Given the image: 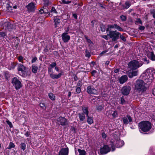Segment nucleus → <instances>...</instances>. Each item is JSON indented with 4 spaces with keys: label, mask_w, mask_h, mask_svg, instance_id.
<instances>
[{
    "label": "nucleus",
    "mask_w": 155,
    "mask_h": 155,
    "mask_svg": "<svg viewBox=\"0 0 155 155\" xmlns=\"http://www.w3.org/2000/svg\"><path fill=\"white\" fill-rule=\"evenodd\" d=\"M139 129L140 132L142 131L144 132L148 131L151 129V124L147 121H143L139 123Z\"/></svg>",
    "instance_id": "nucleus-1"
},
{
    "label": "nucleus",
    "mask_w": 155,
    "mask_h": 155,
    "mask_svg": "<svg viewBox=\"0 0 155 155\" xmlns=\"http://www.w3.org/2000/svg\"><path fill=\"white\" fill-rule=\"evenodd\" d=\"M145 83L141 80H138L136 81L135 85L136 89L142 92L146 91L147 88L145 86Z\"/></svg>",
    "instance_id": "nucleus-2"
},
{
    "label": "nucleus",
    "mask_w": 155,
    "mask_h": 155,
    "mask_svg": "<svg viewBox=\"0 0 155 155\" xmlns=\"http://www.w3.org/2000/svg\"><path fill=\"white\" fill-rule=\"evenodd\" d=\"M142 61L139 62L136 60L131 61L128 64V67L131 70H135L139 68L143 64Z\"/></svg>",
    "instance_id": "nucleus-3"
},
{
    "label": "nucleus",
    "mask_w": 155,
    "mask_h": 155,
    "mask_svg": "<svg viewBox=\"0 0 155 155\" xmlns=\"http://www.w3.org/2000/svg\"><path fill=\"white\" fill-rule=\"evenodd\" d=\"M120 35V33L117 32L116 30L110 31V32L107 34V35L112 38L113 41H115L118 39Z\"/></svg>",
    "instance_id": "nucleus-4"
},
{
    "label": "nucleus",
    "mask_w": 155,
    "mask_h": 155,
    "mask_svg": "<svg viewBox=\"0 0 155 155\" xmlns=\"http://www.w3.org/2000/svg\"><path fill=\"white\" fill-rule=\"evenodd\" d=\"M48 73L49 74L50 77L53 79H58L60 78L61 76L63 75V72L62 71H60V73L58 74H53V71L52 68L49 67L48 68Z\"/></svg>",
    "instance_id": "nucleus-5"
},
{
    "label": "nucleus",
    "mask_w": 155,
    "mask_h": 155,
    "mask_svg": "<svg viewBox=\"0 0 155 155\" xmlns=\"http://www.w3.org/2000/svg\"><path fill=\"white\" fill-rule=\"evenodd\" d=\"M107 28H106V31H112V29H117L119 31H123V29L120 26L116 24L114 25H107Z\"/></svg>",
    "instance_id": "nucleus-6"
},
{
    "label": "nucleus",
    "mask_w": 155,
    "mask_h": 155,
    "mask_svg": "<svg viewBox=\"0 0 155 155\" xmlns=\"http://www.w3.org/2000/svg\"><path fill=\"white\" fill-rule=\"evenodd\" d=\"M12 83L16 90L19 89L22 86L20 81L17 78H14L12 79Z\"/></svg>",
    "instance_id": "nucleus-7"
},
{
    "label": "nucleus",
    "mask_w": 155,
    "mask_h": 155,
    "mask_svg": "<svg viewBox=\"0 0 155 155\" xmlns=\"http://www.w3.org/2000/svg\"><path fill=\"white\" fill-rule=\"evenodd\" d=\"M146 74L149 78H151L152 80L155 73V69L153 68H149L146 70Z\"/></svg>",
    "instance_id": "nucleus-8"
},
{
    "label": "nucleus",
    "mask_w": 155,
    "mask_h": 155,
    "mask_svg": "<svg viewBox=\"0 0 155 155\" xmlns=\"http://www.w3.org/2000/svg\"><path fill=\"white\" fill-rule=\"evenodd\" d=\"M87 92L90 94L97 95L98 93L97 90L92 85H90L87 87Z\"/></svg>",
    "instance_id": "nucleus-9"
},
{
    "label": "nucleus",
    "mask_w": 155,
    "mask_h": 155,
    "mask_svg": "<svg viewBox=\"0 0 155 155\" xmlns=\"http://www.w3.org/2000/svg\"><path fill=\"white\" fill-rule=\"evenodd\" d=\"M131 88L129 85L123 86L121 89V93L124 95H127L130 93Z\"/></svg>",
    "instance_id": "nucleus-10"
},
{
    "label": "nucleus",
    "mask_w": 155,
    "mask_h": 155,
    "mask_svg": "<svg viewBox=\"0 0 155 155\" xmlns=\"http://www.w3.org/2000/svg\"><path fill=\"white\" fill-rule=\"evenodd\" d=\"M131 70L128 71L127 74L129 78H132L134 76H135L138 75V70Z\"/></svg>",
    "instance_id": "nucleus-11"
},
{
    "label": "nucleus",
    "mask_w": 155,
    "mask_h": 155,
    "mask_svg": "<svg viewBox=\"0 0 155 155\" xmlns=\"http://www.w3.org/2000/svg\"><path fill=\"white\" fill-rule=\"evenodd\" d=\"M27 9L28 11L29 12H34L35 11L36 8L35 4L33 2H31L26 6Z\"/></svg>",
    "instance_id": "nucleus-12"
},
{
    "label": "nucleus",
    "mask_w": 155,
    "mask_h": 155,
    "mask_svg": "<svg viewBox=\"0 0 155 155\" xmlns=\"http://www.w3.org/2000/svg\"><path fill=\"white\" fill-rule=\"evenodd\" d=\"M66 122L67 120L64 117H60L57 119V123L59 125H66Z\"/></svg>",
    "instance_id": "nucleus-13"
},
{
    "label": "nucleus",
    "mask_w": 155,
    "mask_h": 155,
    "mask_svg": "<svg viewBox=\"0 0 155 155\" xmlns=\"http://www.w3.org/2000/svg\"><path fill=\"white\" fill-rule=\"evenodd\" d=\"M110 151V149L107 145H104L100 150V152L102 154L107 153Z\"/></svg>",
    "instance_id": "nucleus-14"
},
{
    "label": "nucleus",
    "mask_w": 155,
    "mask_h": 155,
    "mask_svg": "<svg viewBox=\"0 0 155 155\" xmlns=\"http://www.w3.org/2000/svg\"><path fill=\"white\" fill-rule=\"evenodd\" d=\"M123 123L125 124H128L129 122H131L132 121V119L130 115H127L126 117H123L122 118Z\"/></svg>",
    "instance_id": "nucleus-15"
},
{
    "label": "nucleus",
    "mask_w": 155,
    "mask_h": 155,
    "mask_svg": "<svg viewBox=\"0 0 155 155\" xmlns=\"http://www.w3.org/2000/svg\"><path fill=\"white\" fill-rule=\"evenodd\" d=\"M68 34L67 32L64 33L61 35L62 40L64 42H67L70 39V37Z\"/></svg>",
    "instance_id": "nucleus-16"
},
{
    "label": "nucleus",
    "mask_w": 155,
    "mask_h": 155,
    "mask_svg": "<svg viewBox=\"0 0 155 155\" xmlns=\"http://www.w3.org/2000/svg\"><path fill=\"white\" fill-rule=\"evenodd\" d=\"M68 148H62L59 152V155H68Z\"/></svg>",
    "instance_id": "nucleus-17"
},
{
    "label": "nucleus",
    "mask_w": 155,
    "mask_h": 155,
    "mask_svg": "<svg viewBox=\"0 0 155 155\" xmlns=\"http://www.w3.org/2000/svg\"><path fill=\"white\" fill-rule=\"evenodd\" d=\"M19 74L23 77H26L30 75L31 72L29 71L26 70V69L25 70L21 72H20Z\"/></svg>",
    "instance_id": "nucleus-18"
},
{
    "label": "nucleus",
    "mask_w": 155,
    "mask_h": 155,
    "mask_svg": "<svg viewBox=\"0 0 155 155\" xmlns=\"http://www.w3.org/2000/svg\"><path fill=\"white\" fill-rule=\"evenodd\" d=\"M54 20L55 28L59 27L61 23L60 19L58 17H56L54 18Z\"/></svg>",
    "instance_id": "nucleus-19"
},
{
    "label": "nucleus",
    "mask_w": 155,
    "mask_h": 155,
    "mask_svg": "<svg viewBox=\"0 0 155 155\" xmlns=\"http://www.w3.org/2000/svg\"><path fill=\"white\" fill-rule=\"evenodd\" d=\"M128 77L126 75H123L119 79V81L120 84H122L127 81Z\"/></svg>",
    "instance_id": "nucleus-20"
},
{
    "label": "nucleus",
    "mask_w": 155,
    "mask_h": 155,
    "mask_svg": "<svg viewBox=\"0 0 155 155\" xmlns=\"http://www.w3.org/2000/svg\"><path fill=\"white\" fill-rule=\"evenodd\" d=\"M147 55V57L151 60L155 61V55L153 52H148Z\"/></svg>",
    "instance_id": "nucleus-21"
},
{
    "label": "nucleus",
    "mask_w": 155,
    "mask_h": 155,
    "mask_svg": "<svg viewBox=\"0 0 155 155\" xmlns=\"http://www.w3.org/2000/svg\"><path fill=\"white\" fill-rule=\"evenodd\" d=\"M17 69L18 73H20V72H21V71L25 70L26 69V68L24 65L19 64L18 65Z\"/></svg>",
    "instance_id": "nucleus-22"
},
{
    "label": "nucleus",
    "mask_w": 155,
    "mask_h": 155,
    "mask_svg": "<svg viewBox=\"0 0 155 155\" xmlns=\"http://www.w3.org/2000/svg\"><path fill=\"white\" fill-rule=\"evenodd\" d=\"M79 117L78 121L79 122H81L83 121L85 119V115L83 113H79L78 114Z\"/></svg>",
    "instance_id": "nucleus-23"
},
{
    "label": "nucleus",
    "mask_w": 155,
    "mask_h": 155,
    "mask_svg": "<svg viewBox=\"0 0 155 155\" xmlns=\"http://www.w3.org/2000/svg\"><path fill=\"white\" fill-rule=\"evenodd\" d=\"M82 110L83 111L82 113H83L84 115L85 114L86 117H88L89 114L88 108L86 107H83L82 108Z\"/></svg>",
    "instance_id": "nucleus-24"
},
{
    "label": "nucleus",
    "mask_w": 155,
    "mask_h": 155,
    "mask_svg": "<svg viewBox=\"0 0 155 155\" xmlns=\"http://www.w3.org/2000/svg\"><path fill=\"white\" fill-rule=\"evenodd\" d=\"M124 142L120 140H119L117 141L116 145L118 147H120L123 145Z\"/></svg>",
    "instance_id": "nucleus-25"
},
{
    "label": "nucleus",
    "mask_w": 155,
    "mask_h": 155,
    "mask_svg": "<svg viewBox=\"0 0 155 155\" xmlns=\"http://www.w3.org/2000/svg\"><path fill=\"white\" fill-rule=\"evenodd\" d=\"M38 69V67L35 64H33L31 67V69L32 72L35 74L37 72V71Z\"/></svg>",
    "instance_id": "nucleus-26"
},
{
    "label": "nucleus",
    "mask_w": 155,
    "mask_h": 155,
    "mask_svg": "<svg viewBox=\"0 0 155 155\" xmlns=\"http://www.w3.org/2000/svg\"><path fill=\"white\" fill-rule=\"evenodd\" d=\"M39 12L41 14H42L43 13H48V11L47 9L44 7H43V8H41V9L39 11Z\"/></svg>",
    "instance_id": "nucleus-27"
},
{
    "label": "nucleus",
    "mask_w": 155,
    "mask_h": 155,
    "mask_svg": "<svg viewBox=\"0 0 155 155\" xmlns=\"http://www.w3.org/2000/svg\"><path fill=\"white\" fill-rule=\"evenodd\" d=\"M87 117V121L88 123L89 124H92L94 122L93 118L89 117V115L88 117Z\"/></svg>",
    "instance_id": "nucleus-28"
},
{
    "label": "nucleus",
    "mask_w": 155,
    "mask_h": 155,
    "mask_svg": "<svg viewBox=\"0 0 155 155\" xmlns=\"http://www.w3.org/2000/svg\"><path fill=\"white\" fill-rule=\"evenodd\" d=\"M48 96L49 98L52 101L55 100V96L52 93H50L48 94Z\"/></svg>",
    "instance_id": "nucleus-29"
},
{
    "label": "nucleus",
    "mask_w": 155,
    "mask_h": 155,
    "mask_svg": "<svg viewBox=\"0 0 155 155\" xmlns=\"http://www.w3.org/2000/svg\"><path fill=\"white\" fill-rule=\"evenodd\" d=\"M44 7H47L50 4V2L49 0H44Z\"/></svg>",
    "instance_id": "nucleus-30"
},
{
    "label": "nucleus",
    "mask_w": 155,
    "mask_h": 155,
    "mask_svg": "<svg viewBox=\"0 0 155 155\" xmlns=\"http://www.w3.org/2000/svg\"><path fill=\"white\" fill-rule=\"evenodd\" d=\"M15 147V144L12 142H10L8 147L7 148V149H10L12 148H13Z\"/></svg>",
    "instance_id": "nucleus-31"
},
{
    "label": "nucleus",
    "mask_w": 155,
    "mask_h": 155,
    "mask_svg": "<svg viewBox=\"0 0 155 155\" xmlns=\"http://www.w3.org/2000/svg\"><path fill=\"white\" fill-rule=\"evenodd\" d=\"M124 34L121 35L120 33V35H119V37L122 40L125 42L126 41V37L124 36Z\"/></svg>",
    "instance_id": "nucleus-32"
},
{
    "label": "nucleus",
    "mask_w": 155,
    "mask_h": 155,
    "mask_svg": "<svg viewBox=\"0 0 155 155\" xmlns=\"http://www.w3.org/2000/svg\"><path fill=\"white\" fill-rule=\"evenodd\" d=\"M78 151L79 153V155H85V151L84 150L78 149Z\"/></svg>",
    "instance_id": "nucleus-33"
},
{
    "label": "nucleus",
    "mask_w": 155,
    "mask_h": 155,
    "mask_svg": "<svg viewBox=\"0 0 155 155\" xmlns=\"http://www.w3.org/2000/svg\"><path fill=\"white\" fill-rule=\"evenodd\" d=\"M101 30L103 32H104L106 31L105 26L103 24L100 25Z\"/></svg>",
    "instance_id": "nucleus-34"
},
{
    "label": "nucleus",
    "mask_w": 155,
    "mask_h": 155,
    "mask_svg": "<svg viewBox=\"0 0 155 155\" xmlns=\"http://www.w3.org/2000/svg\"><path fill=\"white\" fill-rule=\"evenodd\" d=\"M126 7L125 8L126 9L128 8L131 5V4L129 2L126 1L125 2L124 4Z\"/></svg>",
    "instance_id": "nucleus-35"
},
{
    "label": "nucleus",
    "mask_w": 155,
    "mask_h": 155,
    "mask_svg": "<svg viewBox=\"0 0 155 155\" xmlns=\"http://www.w3.org/2000/svg\"><path fill=\"white\" fill-rule=\"evenodd\" d=\"M126 102L123 97H122L120 98V104L123 105L126 104Z\"/></svg>",
    "instance_id": "nucleus-36"
},
{
    "label": "nucleus",
    "mask_w": 155,
    "mask_h": 155,
    "mask_svg": "<svg viewBox=\"0 0 155 155\" xmlns=\"http://www.w3.org/2000/svg\"><path fill=\"white\" fill-rule=\"evenodd\" d=\"M50 13L52 14L57 13V12L55 7H52L50 11Z\"/></svg>",
    "instance_id": "nucleus-37"
},
{
    "label": "nucleus",
    "mask_w": 155,
    "mask_h": 155,
    "mask_svg": "<svg viewBox=\"0 0 155 155\" xmlns=\"http://www.w3.org/2000/svg\"><path fill=\"white\" fill-rule=\"evenodd\" d=\"M142 60L144 62L145 64H148L149 63V60L147 59L146 57L143 58Z\"/></svg>",
    "instance_id": "nucleus-38"
},
{
    "label": "nucleus",
    "mask_w": 155,
    "mask_h": 155,
    "mask_svg": "<svg viewBox=\"0 0 155 155\" xmlns=\"http://www.w3.org/2000/svg\"><path fill=\"white\" fill-rule=\"evenodd\" d=\"M60 2L62 4H68L71 2V1H66L65 0H61Z\"/></svg>",
    "instance_id": "nucleus-39"
},
{
    "label": "nucleus",
    "mask_w": 155,
    "mask_h": 155,
    "mask_svg": "<svg viewBox=\"0 0 155 155\" xmlns=\"http://www.w3.org/2000/svg\"><path fill=\"white\" fill-rule=\"evenodd\" d=\"M23 57L21 56H18V60L19 62L21 63H24V62L23 61Z\"/></svg>",
    "instance_id": "nucleus-40"
},
{
    "label": "nucleus",
    "mask_w": 155,
    "mask_h": 155,
    "mask_svg": "<svg viewBox=\"0 0 155 155\" xmlns=\"http://www.w3.org/2000/svg\"><path fill=\"white\" fill-rule=\"evenodd\" d=\"M6 35L4 32H0V37L5 38Z\"/></svg>",
    "instance_id": "nucleus-41"
},
{
    "label": "nucleus",
    "mask_w": 155,
    "mask_h": 155,
    "mask_svg": "<svg viewBox=\"0 0 155 155\" xmlns=\"http://www.w3.org/2000/svg\"><path fill=\"white\" fill-rule=\"evenodd\" d=\"M21 149L24 150L25 149L26 145L25 143H21Z\"/></svg>",
    "instance_id": "nucleus-42"
},
{
    "label": "nucleus",
    "mask_w": 155,
    "mask_h": 155,
    "mask_svg": "<svg viewBox=\"0 0 155 155\" xmlns=\"http://www.w3.org/2000/svg\"><path fill=\"white\" fill-rule=\"evenodd\" d=\"M76 92L78 94L80 93L81 92V89L80 87H76Z\"/></svg>",
    "instance_id": "nucleus-43"
},
{
    "label": "nucleus",
    "mask_w": 155,
    "mask_h": 155,
    "mask_svg": "<svg viewBox=\"0 0 155 155\" xmlns=\"http://www.w3.org/2000/svg\"><path fill=\"white\" fill-rule=\"evenodd\" d=\"M112 115L114 118L117 117V112L116 111H114V113L112 114Z\"/></svg>",
    "instance_id": "nucleus-44"
},
{
    "label": "nucleus",
    "mask_w": 155,
    "mask_h": 155,
    "mask_svg": "<svg viewBox=\"0 0 155 155\" xmlns=\"http://www.w3.org/2000/svg\"><path fill=\"white\" fill-rule=\"evenodd\" d=\"M15 64L13 63H11L9 69L10 70L12 69H14L15 68Z\"/></svg>",
    "instance_id": "nucleus-45"
},
{
    "label": "nucleus",
    "mask_w": 155,
    "mask_h": 155,
    "mask_svg": "<svg viewBox=\"0 0 155 155\" xmlns=\"http://www.w3.org/2000/svg\"><path fill=\"white\" fill-rule=\"evenodd\" d=\"M84 37L85 38V39H86L87 42L89 43V44H91V43H92V41H91V40L89 39H88L87 37L85 35L84 36Z\"/></svg>",
    "instance_id": "nucleus-46"
},
{
    "label": "nucleus",
    "mask_w": 155,
    "mask_h": 155,
    "mask_svg": "<svg viewBox=\"0 0 155 155\" xmlns=\"http://www.w3.org/2000/svg\"><path fill=\"white\" fill-rule=\"evenodd\" d=\"M120 17L121 20L123 21H125L126 20V17L125 16L122 15Z\"/></svg>",
    "instance_id": "nucleus-47"
},
{
    "label": "nucleus",
    "mask_w": 155,
    "mask_h": 155,
    "mask_svg": "<svg viewBox=\"0 0 155 155\" xmlns=\"http://www.w3.org/2000/svg\"><path fill=\"white\" fill-rule=\"evenodd\" d=\"M57 65V64L56 62H53L51 64H50V68H53L55 66H56Z\"/></svg>",
    "instance_id": "nucleus-48"
},
{
    "label": "nucleus",
    "mask_w": 155,
    "mask_h": 155,
    "mask_svg": "<svg viewBox=\"0 0 155 155\" xmlns=\"http://www.w3.org/2000/svg\"><path fill=\"white\" fill-rule=\"evenodd\" d=\"M6 122L7 124L9 125V127L11 128H12L13 127L12 124V123L10 122L9 120H8L6 121Z\"/></svg>",
    "instance_id": "nucleus-49"
},
{
    "label": "nucleus",
    "mask_w": 155,
    "mask_h": 155,
    "mask_svg": "<svg viewBox=\"0 0 155 155\" xmlns=\"http://www.w3.org/2000/svg\"><path fill=\"white\" fill-rule=\"evenodd\" d=\"M150 12L153 18H155V10L154 9L152 10Z\"/></svg>",
    "instance_id": "nucleus-50"
},
{
    "label": "nucleus",
    "mask_w": 155,
    "mask_h": 155,
    "mask_svg": "<svg viewBox=\"0 0 155 155\" xmlns=\"http://www.w3.org/2000/svg\"><path fill=\"white\" fill-rule=\"evenodd\" d=\"M135 22L136 23H139L140 24H142V22L140 18H137L136 19L135 21Z\"/></svg>",
    "instance_id": "nucleus-51"
},
{
    "label": "nucleus",
    "mask_w": 155,
    "mask_h": 155,
    "mask_svg": "<svg viewBox=\"0 0 155 155\" xmlns=\"http://www.w3.org/2000/svg\"><path fill=\"white\" fill-rule=\"evenodd\" d=\"M103 107L101 105H100L97 107V110L99 111H101L103 109Z\"/></svg>",
    "instance_id": "nucleus-52"
},
{
    "label": "nucleus",
    "mask_w": 155,
    "mask_h": 155,
    "mask_svg": "<svg viewBox=\"0 0 155 155\" xmlns=\"http://www.w3.org/2000/svg\"><path fill=\"white\" fill-rule=\"evenodd\" d=\"M37 60V58L36 57H34L33 58L32 60H31V63H33L34 62H35Z\"/></svg>",
    "instance_id": "nucleus-53"
},
{
    "label": "nucleus",
    "mask_w": 155,
    "mask_h": 155,
    "mask_svg": "<svg viewBox=\"0 0 155 155\" xmlns=\"http://www.w3.org/2000/svg\"><path fill=\"white\" fill-rule=\"evenodd\" d=\"M98 6L101 8H104V7L103 6V5L101 3H98Z\"/></svg>",
    "instance_id": "nucleus-54"
},
{
    "label": "nucleus",
    "mask_w": 155,
    "mask_h": 155,
    "mask_svg": "<svg viewBox=\"0 0 155 155\" xmlns=\"http://www.w3.org/2000/svg\"><path fill=\"white\" fill-rule=\"evenodd\" d=\"M40 106L42 108H44L45 107V104L44 103H41L39 104Z\"/></svg>",
    "instance_id": "nucleus-55"
},
{
    "label": "nucleus",
    "mask_w": 155,
    "mask_h": 155,
    "mask_svg": "<svg viewBox=\"0 0 155 155\" xmlns=\"http://www.w3.org/2000/svg\"><path fill=\"white\" fill-rule=\"evenodd\" d=\"M108 36L107 35H101V37L104 38L106 40H108V38H107Z\"/></svg>",
    "instance_id": "nucleus-56"
},
{
    "label": "nucleus",
    "mask_w": 155,
    "mask_h": 155,
    "mask_svg": "<svg viewBox=\"0 0 155 155\" xmlns=\"http://www.w3.org/2000/svg\"><path fill=\"white\" fill-rule=\"evenodd\" d=\"M97 71L96 70H94L92 71L91 74L93 76H94L95 74L97 73Z\"/></svg>",
    "instance_id": "nucleus-57"
},
{
    "label": "nucleus",
    "mask_w": 155,
    "mask_h": 155,
    "mask_svg": "<svg viewBox=\"0 0 155 155\" xmlns=\"http://www.w3.org/2000/svg\"><path fill=\"white\" fill-rule=\"evenodd\" d=\"M139 29L140 30H143L145 29V27L143 26H140L139 27Z\"/></svg>",
    "instance_id": "nucleus-58"
},
{
    "label": "nucleus",
    "mask_w": 155,
    "mask_h": 155,
    "mask_svg": "<svg viewBox=\"0 0 155 155\" xmlns=\"http://www.w3.org/2000/svg\"><path fill=\"white\" fill-rule=\"evenodd\" d=\"M77 85L78 86H81V81L79 80L78 81Z\"/></svg>",
    "instance_id": "nucleus-59"
},
{
    "label": "nucleus",
    "mask_w": 155,
    "mask_h": 155,
    "mask_svg": "<svg viewBox=\"0 0 155 155\" xmlns=\"http://www.w3.org/2000/svg\"><path fill=\"white\" fill-rule=\"evenodd\" d=\"M44 51L45 52H47L48 51V50L47 46L45 47V48L44 50Z\"/></svg>",
    "instance_id": "nucleus-60"
},
{
    "label": "nucleus",
    "mask_w": 155,
    "mask_h": 155,
    "mask_svg": "<svg viewBox=\"0 0 155 155\" xmlns=\"http://www.w3.org/2000/svg\"><path fill=\"white\" fill-rule=\"evenodd\" d=\"M102 135V137L103 138H105L106 137V135L104 133H103Z\"/></svg>",
    "instance_id": "nucleus-61"
},
{
    "label": "nucleus",
    "mask_w": 155,
    "mask_h": 155,
    "mask_svg": "<svg viewBox=\"0 0 155 155\" xmlns=\"http://www.w3.org/2000/svg\"><path fill=\"white\" fill-rule=\"evenodd\" d=\"M107 52V51H103L100 53V55L102 56L103 54Z\"/></svg>",
    "instance_id": "nucleus-62"
},
{
    "label": "nucleus",
    "mask_w": 155,
    "mask_h": 155,
    "mask_svg": "<svg viewBox=\"0 0 155 155\" xmlns=\"http://www.w3.org/2000/svg\"><path fill=\"white\" fill-rule=\"evenodd\" d=\"M73 16L75 19H77V16L75 14H73Z\"/></svg>",
    "instance_id": "nucleus-63"
},
{
    "label": "nucleus",
    "mask_w": 155,
    "mask_h": 155,
    "mask_svg": "<svg viewBox=\"0 0 155 155\" xmlns=\"http://www.w3.org/2000/svg\"><path fill=\"white\" fill-rule=\"evenodd\" d=\"M5 75L6 78L8 77V72H6L5 73Z\"/></svg>",
    "instance_id": "nucleus-64"
}]
</instances>
